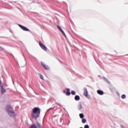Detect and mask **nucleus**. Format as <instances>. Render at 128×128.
I'll use <instances>...</instances> for the list:
<instances>
[{
	"label": "nucleus",
	"instance_id": "f257e3e1",
	"mask_svg": "<svg viewBox=\"0 0 128 128\" xmlns=\"http://www.w3.org/2000/svg\"><path fill=\"white\" fill-rule=\"evenodd\" d=\"M40 108L36 107L32 109V116L34 118L35 120H36L38 118H40Z\"/></svg>",
	"mask_w": 128,
	"mask_h": 128
},
{
	"label": "nucleus",
	"instance_id": "f03ea898",
	"mask_svg": "<svg viewBox=\"0 0 128 128\" xmlns=\"http://www.w3.org/2000/svg\"><path fill=\"white\" fill-rule=\"evenodd\" d=\"M6 110L10 116L11 118H14L16 116V113L14 112V109L10 106H6Z\"/></svg>",
	"mask_w": 128,
	"mask_h": 128
},
{
	"label": "nucleus",
	"instance_id": "7ed1b4c3",
	"mask_svg": "<svg viewBox=\"0 0 128 128\" xmlns=\"http://www.w3.org/2000/svg\"><path fill=\"white\" fill-rule=\"evenodd\" d=\"M84 95L86 98L90 100V95L88 94V89H86V88H84Z\"/></svg>",
	"mask_w": 128,
	"mask_h": 128
},
{
	"label": "nucleus",
	"instance_id": "20e7f679",
	"mask_svg": "<svg viewBox=\"0 0 128 128\" xmlns=\"http://www.w3.org/2000/svg\"><path fill=\"white\" fill-rule=\"evenodd\" d=\"M39 46H40V47L42 50H44L45 52L48 50V48H46L44 44H42V42H39Z\"/></svg>",
	"mask_w": 128,
	"mask_h": 128
},
{
	"label": "nucleus",
	"instance_id": "39448f33",
	"mask_svg": "<svg viewBox=\"0 0 128 128\" xmlns=\"http://www.w3.org/2000/svg\"><path fill=\"white\" fill-rule=\"evenodd\" d=\"M18 26L24 32H30V29L20 24H18Z\"/></svg>",
	"mask_w": 128,
	"mask_h": 128
},
{
	"label": "nucleus",
	"instance_id": "423d86ee",
	"mask_svg": "<svg viewBox=\"0 0 128 128\" xmlns=\"http://www.w3.org/2000/svg\"><path fill=\"white\" fill-rule=\"evenodd\" d=\"M41 64L42 66L45 68V70H50V67L48 66H46V64H44V62H41Z\"/></svg>",
	"mask_w": 128,
	"mask_h": 128
},
{
	"label": "nucleus",
	"instance_id": "0eeeda50",
	"mask_svg": "<svg viewBox=\"0 0 128 128\" xmlns=\"http://www.w3.org/2000/svg\"><path fill=\"white\" fill-rule=\"evenodd\" d=\"M57 28L59 30H60V32H62V34H64V36H66V34L64 32V30L62 29V28H60V26H57Z\"/></svg>",
	"mask_w": 128,
	"mask_h": 128
},
{
	"label": "nucleus",
	"instance_id": "6e6552de",
	"mask_svg": "<svg viewBox=\"0 0 128 128\" xmlns=\"http://www.w3.org/2000/svg\"><path fill=\"white\" fill-rule=\"evenodd\" d=\"M0 88H0L1 92H2V94H4V92H6V89L4 88V86L1 85Z\"/></svg>",
	"mask_w": 128,
	"mask_h": 128
},
{
	"label": "nucleus",
	"instance_id": "1a4fd4ad",
	"mask_svg": "<svg viewBox=\"0 0 128 128\" xmlns=\"http://www.w3.org/2000/svg\"><path fill=\"white\" fill-rule=\"evenodd\" d=\"M36 126L37 128H43L42 126L40 124V122H38V121L36 122Z\"/></svg>",
	"mask_w": 128,
	"mask_h": 128
},
{
	"label": "nucleus",
	"instance_id": "9d476101",
	"mask_svg": "<svg viewBox=\"0 0 128 128\" xmlns=\"http://www.w3.org/2000/svg\"><path fill=\"white\" fill-rule=\"evenodd\" d=\"M97 92L98 94H100V96H103L104 94V92L100 90H98Z\"/></svg>",
	"mask_w": 128,
	"mask_h": 128
},
{
	"label": "nucleus",
	"instance_id": "9b49d317",
	"mask_svg": "<svg viewBox=\"0 0 128 128\" xmlns=\"http://www.w3.org/2000/svg\"><path fill=\"white\" fill-rule=\"evenodd\" d=\"M66 90H67V92L66 93V96H70V90L68 88H67Z\"/></svg>",
	"mask_w": 128,
	"mask_h": 128
},
{
	"label": "nucleus",
	"instance_id": "f8f14e48",
	"mask_svg": "<svg viewBox=\"0 0 128 128\" xmlns=\"http://www.w3.org/2000/svg\"><path fill=\"white\" fill-rule=\"evenodd\" d=\"M75 100L78 101L80 100V98L78 96V95H76L74 97Z\"/></svg>",
	"mask_w": 128,
	"mask_h": 128
},
{
	"label": "nucleus",
	"instance_id": "ddd939ff",
	"mask_svg": "<svg viewBox=\"0 0 128 128\" xmlns=\"http://www.w3.org/2000/svg\"><path fill=\"white\" fill-rule=\"evenodd\" d=\"M78 109L79 110H82V103L79 104V106H78Z\"/></svg>",
	"mask_w": 128,
	"mask_h": 128
},
{
	"label": "nucleus",
	"instance_id": "4468645a",
	"mask_svg": "<svg viewBox=\"0 0 128 128\" xmlns=\"http://www.w3.org/2000/svg\"><path fill=\"white\" fill-rule=\"evenodd\" d=\"M79 116L80 118H84V114L81 113L79 114Z\"/></svg>",
	"mask_w": 128,
	"mask_h": 128
},
{
	"label": "nucleus",
	"instance_id": "2eb2a0df",
	"mask_svg": "<svg viewBox=\"0 0 128 128\" xmlns=\"http://www.w3.org/2000/svg\"><path fill=\"white\" fill-rule=\"evenodd\" d=\"M86 118L82 119V123L86 124Z\"/></svg>",
	"mask_w": 128,
	"mask_h": 128
},
{
	"label": "nucleus",
	"instance_id": "dca6fc26",
	"mask_svg": "<svg viewBox=\"0 0 128 128\" xmlns=\"http://www.w3.org/2000/svg\"><path fill=\"white\" fill-rule=\"evenodd\" d=\"M71 94H72V96H76V91L72 90L71 92Z\"/></svg>",
	"mask_w": 128,
	"mask_h": 128
},
{
	"label": "nucleus",
	"instance_id": "f3484780",
	"mask_svg": "<svg viewBox=\"0 0 128 128\" xmlns=\"http://www.w3.org/2000/svg\"><path fill=\"white\" fill-rule=\"evenodd\" d=\"M30 128H38L34 124H32Z\"/></svg>",
	"mask_w": 128,
	"mask_h": 128
},
{
	"label": "nucleus",
	"instance_id": "a211bd4d",
	"mask_svg": "<svg viewBox=\"0 0 128 128\" xmlns=\"http://www.w3.org/2000/svg\"><path fill=\"white\" fill-rule=\"evenodd\" d=\"M39 76H40V78H41V80H44V76L42 74H39Z\"/></svg>",
	"mask_w": 128,
	"mask_h": 128
},
{
	"label": "nucleus",
	"instance_id": "6ab92c4d",
	"mask_svg": "<svg viewBox=\"0 0 128 128\" xmlns=\"http://www.w3.org/2000/svg\"><path fill=\"white\" fill-rule=\"evenodd\" d=\"M122 99H124L126 98V96L125 94H122Z\"/></svg>",
	"mask_w": 128,
	"mask_h": 128
},
{
	"label": "nucleus",
	"instance_id": "aec40b11",
	"mask_svg": "<svg viewBox=\"0 0 128 128\" xmlns=\"http://www.w3.org/2000/svg\"><path fill=\"white\" fill-rule=\"evenodd\" d=\"M84 128H90V126L88 124H86L84 126Z\"/></svg>",
	"mask_w": 128,
	"mask_h": 128
},
{
	"label": "nucleus",
	"instance_id": "412c9836",
	"mask_svg": "<svg viewBox=\"0 0 128 128\" xmlns=\"http://www.w3.org/2000/svg\"><path fill=\"white\" fill-rule=\"evenodd\" d=\"M54 110V108H50L48 110H47L46 112H48L50 110Z\"/></svg>",
	"mask_w": 128,
	"mask_h": 128
},
{
	"label": "nucleus",
	"instance_id": "4be33fe9",
	"mask_svg": "<svg viewBox=\"0 0 128 128\" xmlns=\"http://www.w3.org/2000/svg\"><path fill=\"white\" fill-rule=\"evenodd\" d=\"M2 80H0V86H2Z\"/></svg>",
	"mask_w": 128,
	"mask_h": 128
},
{
	"label": "nucleus",
	"instance_id": "5701e85b",
	"mask_svg": "<svg viewBox=\"0 0 128 128\" xmlns=\"http://www.w3.org/2000/svg\"><path fill=\"white\" fill-rule=\"evenodd\" d=\"M64 94H65V92H66V90H64Z\"/></svg>",
	"mask_w": 128,
	"mask_h": 128
}]
</instances>
